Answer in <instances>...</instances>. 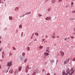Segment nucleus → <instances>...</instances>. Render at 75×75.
<instances>
[{
    "mask_svg": "<svg viewBox=\"0 0 75 75\" xmlns=\"http://www.w3.org/2000/svg\"><path fill=\"white\" fill-rule=\"evenodd\" d=\"M25 71L27 73L28 72V70H25Z\"/></svg>",
    "mask_w": 75,
    "mask_h": 75,
    "instance_id": "4c0bfd02",
    "label": "nucleus"
},
{
    "mask_svg": "<svg viewBox=\"0 0 75 75\" xmlns=\"http://www.w3.org/2000/svg\"><path fill=\"white\" fill-rule=\"evenodd\" d=\"M62 1V0H59L58 1H59V2H61V1Z\"/></svg>",
    "mask_w": 75,
    "mask_h": 75,
    "instance_id": "c9c22d12",
    "label": "nucleus"
},
{
    "mask_svg": "<svg viewBox=\"0 0 75 75\" xmlns=\"http://www.w3.org/2000/svg\"><path fill=\"white\" fill-rule=\"evenodd\" d=\"M45 37H46V38H48V35H46Z\"/></svg>",
    "mask_w": 75,
    "mask_h": 75,
    "instance_id": "79ce46f5",
    "label": "nucleus"
},
{
    "mask_svg": "<svg viewBox=\"0 0 75 75\" xmlns=\"http://www.w3.org/2000/svg\"><path fill=\"white\" fill-rule=\"evenodd\" d=\"M45 41L44 42V43H45Z\"/></svg>",
    "mask_w": 75,
    "mask_h": 75,
    "instance_id": "774afa93",
    "label": "nucleus"
},
{
    "mask_svg": "<svg viewBox=\"0 0 75 75\" xmlns=\"http://www.w3.org/2000/svg\"><path fill=\"white\" fill-rule=\"evenodd\" d=\"M5 55V54H3L2 56V57L3 58H4V56Z\"/></svg>",
    "mask_w": 75,
    "mask_h": 75,
    "instance_id": "f3484780",
    "label": "nucleus"
},
{
    "mask_svg": "<svg viewBox=\"0 0 75 75\" xmlns=\"http://www.w3.org/2000/svg\"><path fill=\"white\" fill-rule=\"evenodd\" d=\"M34 33H33V34H32V36H33L34 35Z\"/></svg>",
    "mask_w": 75,
    "mask_h": 75,
    "instance_id": "de8ad7c7",
    "label": "nucleus"
},
{
    "mask_svg": "<svg viewBox=\"0 0 75 75\" xmlns=\"http://www.w3.org/2000/svg\"><path fill=\"white\" fill-rule=\"evenodd\" d=\"M44 55H46L47 56V55H49V53L47 52H45L44 54Z\"/></svg>",
    "mask_w": 75,
    "mask_h": 75,
    "instance_id": "1a4fd4ad",
    "label": "nucleus"
},
{
    "mask_svg": "<svg viewBox=\"0 0 75 75\" xmlns=\"http://www.w3.org/2000/svg\"><path fill=\"white\" fill-rule=\"evenodd\" d=\"M27 75H29V74H27Z\"/></svg>",
    "mask_w": 75,
    "mask_h": 75,
    "instance_id": "338daca9",
    "label": "nucleus"
},
{
    "mask_svg": "<svg viewBox=\"0 0 75 75\" xmlns=\"http://www.w3.org/2000/svg\"><path fill=\"white\" fill-rule=\"evenodd\" d=\"M52 35H55V33H53Z\"/></svg>",
    "mask_w": 75,
    "mask_h": 75,
    "instance_id": "ea45409f",
    "label": "nucleus"
},
{
    "mask_svg": "<svg viewBox=\"0 0 75 75\" xmlns=\"http://www.w3.org/2000/svg\"><path fill=\"white\" fill-rule=\"evenodd\" d=\"M69 70V68H67V74H69L70 75H71L73 74H74V71H75V70L74 69H71V70Z\"/></svg>",
    "mask_w": 75,
    "mask_h": 75,
    "instance_id": "f257e3e1",
    "label": "nucleus"
},
{
    "mask_svg": "<svg viewBox=\"0 0 75 75\" xmlns=\"http://www.w3.org/2000/svg\"><path fill=\"white\" fill-rule=\"evenodd\" d=\"M9 18L10 20H12V19H13V18L11 16L9 17Z\"/></svg>",
    "mask_w": 75,
    "mask_h": 75,
    "instance_id": "a211bd4d",
    "label": "nucleus"
},
{
    "mask_svg": "<svg viewBox=\"0 0 75 75\" xmlns=\"http://www.w3.org/2000/svg\"><path fill=\"white\" fill-rule=\"evenodd\" d=\"M11 65H12V62L11 61L7 63V66L8 67H11Z\"/></svg>",
    "mask_w": 75,
    "mask_h": 75,
    "instance_id": "f03ea898",
    "label": "nucleus"
},
{
    "mask_svg": "<svg viewBox=\"0 0 75 75\" xmlns=\"http://www.w3.org/2000/svg\"><path fill=\"white\" fill-rule=\"evenodd\" d=\"M17 73V70H16L15 71V73H14V75H16V74Z\"/></svg>",
    "mask_w": 75,
    "mask_h": 75,
    "instance_id": "4468645a",
    "label": "nucleus"
},
{
    "mask_svg": "<svg viewBox=\"0 0 75 75\" xmlns=\"http://www.w3.org/2000/svg\"><path fill=\"white\" fill-rule=\"evenodd\" d=\"M35 72H34L33 74H32V75H35Z\"/></svg>",
    "mask_w": 75,
    "mask_h": 75,
    "instance_id": "f704fd0d",
    "label": "nucleus"
},
{
    "mask_svg": "<svg viewBox=\"0 0 75 75\" xmlns=\"http://www.w3.org/2000/svg\"><path fill=\"white\" fill-rule=\"evenodd\" d=\"M23 32L22 33L21 36H23Z\"/></svg>",
    "mask_w": 75,
    "mask_h": 75,
    "instance_id": "a18cd8bd",
    "label": "nucleus"
},
{
    "mask_svg": "<svg viewBox=\"0 0 75 75\" xmlns=\"http://www.w3.org/2000/svg\"><path fill=\"white\" fill-rule=\"evenodd\" d=\"M25 53L23 52L22 53V56H23V57H25Z\"/></svg>",
    "mask_w": 75,
    "mask_h": 75,
    "instance_id": "f8f14e48",
    "label": "nucleus"
},
{
    "mask_svg": "<svg viewBox=\"0 0 75 75\" xmlns=\"http://www.w3.org/2000/svg\"><path fill=\"white\" fill-rule=\"evenodd\" d=\"M19 28H22V25H19Z\"/></svg>",
    "mask_w": 75,
    "mask_h": 75,
    "instance_id": "4be33fe9",
    "label": "nucleus"
},
{
    "mask_svg": "<svg viewBox=\"0 0 75 75\" xmlns=\"http://www.w3.org/2000/svg\"><path fill=\"white\" fill-rule=\"evenodd\" d=\"M31 12H27L25 14V15H28V14H31Z\"/></svg>",
    "mask_w": 75,
    "mask_h": 75,
    "instance_id": "9d476101",
    "label": "nucleus"
},
{
    "mask_svg": "<svg viewBox=\"0 0 75 75\" xmlns=\"http://www.w3.org/2000/svg\"><path fill=\"white\" fill-rule=\"evenodd\" d=\"M63 75H68V74L66 73L65 72H63L62 73Z\"/></svg>",
    "mask_w": 75,
    "mask_h": 75,
    "instance_id": "9b49d317",
    "label": "nucleus"
},
{
    "mask_svg": "<svg viewBox=\"0 0 75 75\" xmlns=\"http://www.w3.org/2000/svg\"><path fill=\"white\" fill-rule=\"evenodd\" d=\"M69 39V37H67V38H65L64 39V40L65 41H68V40Z\"/></svg>",
    "mask_w": 75,
    "mask_h": 75,
    "instance_id": "6e6552de",
    "label": "nucleus"
},
{
    "mask_svg": "<svg viewBox=\"0 0 75 75\" xmlns=\"http://www.w3.org/2000/svg\"><path fill=\"white\" fill-rule=\"evenodd\" d=\"M47 10L48 11H50L51 10V8H48Z\"/></svg>",
    "mask_w": 75,
    "mask_h": 75,
    "instance_id": "c85d7f7f",
    "label": "nucleus"
},
{
    "mask_svg": "<svg viewBox=\"0 0 75 75\" xmlns=\"http://www.w3.org/2000/svg\"><path fill=\"white\" fill-rule=\"evenodd\" d=\"M52 38H55V36L52 35Z\"/></svg>",
    "mask_w": 75,
    "mask_h": 75,
    "instance_id": "b1692460",
    "label": "nucleus"
},
{
    "mask_svg": "<svg viewBox=\"0 0 75 75\" xmlns=\"http://www.w3.org/2000/svg\"><path fill=\"white\" fill-rule=\"evenodd\" d=\"M50 49V47H47V48H46V49L47 50H49V49Z\"/></svg>",
    "mask_w": 75,
    "mask_h": 75,
    "instance_id": "cd10ccee",
    "label": "nucleus"
},
{
    "mask_svg": "<svg viewBox=\"0 0 75 75\" xmlns=\"http://www.w3.org/2000/svg\"><path fill=\"white\" fill-rule=\"evenodd\" d=\"M28 68H29V66L27 67L26 68L25 70H28Z\"/></svg>",
    "mask_w": 75,
    "mask_h": 75,
    "instance_id": "412c9836",
    "label": "nucleus"
},
{
    "mask_svg": "<svg viewBox=\"0 0 75 75\" xmlns=\"http://www.w3.org/2000/svg\"><path fill=\"white\" fill-rule=\"evenodd\" d=\"M35 35H36L37 36H38V33H36L35 34Z\"/></svg>",
    "mask_w": 75,
    "mask_h": 75,
    "instance_id": "aec40b11",
    "label": "nucleus"
},
{
    "mask_svg": "<svg viewBox=\"0 0 75 75\" xmlns=\"http://www.w3.org/2000/svg\"><path fill=\"white\" fill-rule=\"evenodd\" d=\"M57 38H59V36H57Z\"/></svg>",
    "mask_w": 75,
    "mask_h": 75,
    "instance_id": "8fccbe9b",
    "label": "nucleus"
},
{
    "mask_svg": "<svg viewBox=\"0 0 75 75\" xmlns=\"http://www.w3.org/2000/svg\"><path fill=\"white\" fill-rule=\"evenodd\" d=\"M20 61H23L24 59V57L23 56H21L20 57Z\"/></svg>",
    "mask_w": 75,
    "mask_h": 75,
    "instance_id": "39448f33",
    "label": "nucleus"
},
{
    "mask_svg": "<svg viewBox=\"0 0 75 75\" xmlns=\"http://www.w3.org/2000/svg\"><path fill=\"white\" fill-rule=\"evenodd\" d=\"M74 30L75 31V28L74 29Z\"/></svg>",
    "mask_w": 75,
    "mask_h": 75,
    "instance_id": "680f3d73",
    "label": "nucleus"
},
{
    "mask_svg": "<svg viewBox=\"0 0 75 75\" xmlns=\"http://www.w3.org/2000/svg\"><path fill=\"white\" fill-rule=\"evenodd\" d=\"M52 4H54L55 3V0H52Z\"/></svg>",
    "mask_w": 75,
    "mask_h": 75,
    "instance_id": "ddd939ff",
    "label": "nucleus"
},
{
    "mask_svg": "<svg viewBox=\"0 0 75 75\" xmlns=\"http://www.w3.org/2000/svg\"><path fill=\"white\" fill-rule=\"evenodd\" d=\"M54 60H51V62L52 63L53 62H54Z\"/></svg>",
    "mask_w": 75,
    "mask_h": 75,
    "instance_id": "2f4dec72",
    "label": "nucleus"
},
{
    "mask_svg": "<svg viewBox=\"0 0 75 75\" xmlns=\"http://www.w3.org/2000/svg\"><path fill=\"white\" fill-rule=\"evenodd\" d=\"M21 68H22V67L21 66H20L18 68V71H20L21 70Z\"/></svg>",
    "mask_w": 75,
    "mask_h": 75,
    "instance_id": "0eeeda50",
    "label": "nucleus"
},
{
    "mask_svg": "<svg viewBox=\"0 0 75 75\" xmlns=\"http://www.w3.org/2000/svg\"><path fill=\"white\" fill-rule=\"evenodd\" d=\"M28 60V59H25L24 61V62H25H25H26Z\"/></svg>",
    "mask_w": 75,
    "mask_h": 75,
    "instance_id": "2eb2a0df",
    "label": "nucleus"
},
{
    "mask_svg": "<svg viewBox=\"0 0 75 75\" xmlns=\"http://www.w3.org/2000/svg\"><path fill=\"white\" fill-rule=\"evenodd\" d=\"M72 60L74 61H75V57L72 59Z\"/></svg>",
    "mask_w": 75,
    "mask_h": 75,
    "instance_id": "72a5a7b5",
    "label": "nucleus"
},
{
    "mask_svg": "<svg viewBox=\"0 0 75 75\" xmlns=\"http://www.w3.org/2000/svg\"><path fill=\"white\" fill-rule=\"evenodd\" d=\"M9 72L11 74H13V71L12 70H11V71H9Z\"/></svg>",
    "mask_w": 75,
    "mask_h": 75,
    "instance_id": "dca6fc26",
    "label": "nucleus"
},
{
    "mask_svg": "<svg viewBox=\"0 0 75 75\" xmlns=\"http://www.w3.org/2000/svg\"><path fill=\"white\" fill-rule=\"evenodd\" d=\"M2 54H4V52H2Z\"/></svg>",
    "mask_w": 75,
    "mask_h": 75,
    "instance_id": "13d9d810",
    "label": "nucleus"
},
{
    "mask_svg": "<svg viewBox=\"0 0 75 75\" xmlns=\"http://www.w3.org/2000/svg\"><path fill=\"white\" fill-rule=\"evenodd\" d=\"M51 18L50 16L47 17L46 18H45L46 20H51Z\"/></svg>",
    "mask_w": 75,
    "mask_h": 75,
    "instance_id": "20e7f679",
    "label": "nucleus"
},
{
    "mask_svg": "<svg viewBox=\"0 0 75 75\" xmlns=\"http://www.w3.org/2000/svg\"><path fill=\"white\" fill-rule=\"evenodd\" d=\"M47 75H49V74H47Z\"/></svg>",
    "mask_w": 75,
    "mask_h": 75,
    "instance_id": "0e129e2a",
    "label": "nucleus"
},
{
    "mask_svg": "<svg viewBox=\"0 0 75 75\" xmlns=\"http://www.w3.org/2000/svg\"><path fill=\"white\" fill-rule=\"evenodd\" d=\"M46 51H47V52H48V50H46Z\"/></svg>",
    "mask_w": 75,
    "mask_h": 75,
    "instance_id": "49530a36",
    "label": "nucleus"
},
{
    "mask_svg": "<svg viewBox=\"0 0 75 75\" xmlns=\"http://www.w3.org/2000/svg\"><path fill=\"white\" fill-rule=\"evenodd\" d=\"M71 38L72 39V38H74V37H71Z\"/></svg>",
    "mask_w": 75,
    "mask_h": 75,
    "instance_id": "37998d69",
    "label": "nucleus"
},
{
    "mask_svg": "<svg viewBox=\"0 0 75 75\" xmlns=\"http://www.w3.org/2000/svg\"><path fill=\"white\" fill-rule=\"evenodd\" d=\"M72 13H75V11H74L72 12Z\"/></svg>",
    "mask_w": 75,
    "mask_h": 75,
    "instance_id": "e433bc0d",
    "label": "nucleus"
},
{
    "mask_svg": "<svg viewBox=\"0 0 75 75\" xmlns=\"http://www.w3.org/2000/svg\"><path fill=\"white\" fill-rule=\"evenodd\" d=\"M8 71H7L6 73L8 72Z\"/></svg>",
    "mask_w": 75,
    "mask_h": 75,
    "instance_id": "69168bd1",
    "label": "nucleus"
},
{
    "mask_svg": "<svg viewBox=\"0 0 75 75\" xmlns=\"http://www.w3.org/2000/svg\"><path fill=\"white\" fill-rule=\"evenodd\" d=\"M13 50H15V49L14 48H13Z\"/></svg>",
    "mask_w": 75,
    "mask_h": 75,
    "instance_id": "4d7b16f0",
    "label": "nucleus"
},
{
    "mask_svg": "<svg viewBox=\"0 0 75 75\" xmlns=\"http://www.w3.org/2000/svg\"><path fill=\"white\" fill-rule=\"evenodd\" d=\"M0 3L1 4V0H0Z\"/></svg>",
    "mask_w": 75,
    "mask_h": 75,
    "instance_id": "e2e57ef3",
    "label": "nucleus"
},
{
    "mask_svg": "<svg viewBox=\"0 0 75 75\" xmlns=\"http://www.w3.org/2000/svg\"><path fill=\"white\" fill-rule=\"evenodd\" d=\"M66 7H68V6H66Z\"/></svg>",
    "mask_w": 75,
    "mask_h": 75,
    "instance_id": "6e6d98bb",
    "label": "nucleus"
},
{
    "mask_svg": "<svg viewBox=\"0 0 75 75\" xmlns=\"http://www.w3.org/2000/svg\"><path fill=\"white\" fill-rule=\"evenodd\" d=\"M27 50H28V51H30V47H28Z\"/></svg>",
    "mask_w": 75,
    "mask_h": 75,
    "instance_id": "c756f323",
    "label": "nucleus"
},
{
    "mask_svg": "<svg viewBox=\"0 0 75 75\" xmlns=\"http://www.w3.org/2000/svg\"><path fill=\"white\" fill-rule=\"evenodd\" d=\"M71 6H73V4H74V2H71Z\"/></svg>",
    "mask_w": 75,
    "mask_h": 75,
    "instance_id": "7c9ffc66",
    "label": "nucleus"
},
{
    "mask_svg": "<svg viewBox=\"0 0 75 75\" xmlns=\"http://www.w3.org/2000/svg\"><path fill=\"white\" fill-rule=\"evenodd\" d=\"M2 50H3V47H1L0 48V52H1V51H2Z\"/></svg>",
    "mask_w": 75,
    "mask_h": 75,
    "instance_id": "5701e85b",
    "label": "nucleus"
},
{
    "mask_svg": "<svg viewBox=\"0 0 75 75\" xmlns=\"http://www.w3.org/2000/svg\"><path fill=\"white\" fill-rule=\"evenodd\" d=\"M61 55H62V57H63V56H64V52H61Z\"/></svg>",
    "mask_w": 75,
    "mask_h": 75,
    "instance_id": "423d86ee",
    "label": "nucleus"
},
{
    "mask_svg": "<svg viewBox=\"0 0 75 75\" xmlns=\"http://www.w3.org/2000/svg\"><path fill=\"white\" fill-rule=\"evenodd\" d=\"M54 75H56V73H54Z\"/></svg>",
    "mask_w": 75,
    "mask_h": 75,
    "instance_id": "603ef678",
    "label": "nucleus"
},
{
    "mask_svg": "<svg viewBox=\"0 0 75 75\" xmlns=\"http://www.w3.org/2000/svg\"><path fill=\"white\" fill-rule=\"evenodd\" d=\"M37 41V39H34V41Z\"/></svg>",
    "mask_w": 75,
    "mask_h": 75,
    "instance_id": "58836bf2",
    "label": "nucleus"
},
{
    "mask_svg": "<svg viewBox=\"0 0 75 75\" xmlns=\"http://www.w3.org/2000/svg\"><path fill=\"white\" fill-rule=\"evenodd\" d=\"M75 33H73V35H75Z\"/></svg>",
    "mask_w": 75,
    "mask_h": 75,
    "instance_id": "bf43d9fd",
    "label": "nucleus"
},
{
    "mask_svg": "<svg viewBox=\"0 0 75 75\" xmlns=\"http://www.w3.org/2000/svg\"><path fill=\"white\" fill-rule=\"evenodd\" d=\"M49 0H47L45 1V3H47V1H49Z\"/></svg>",
    "mask_w": 75,
    "mask_h": 75,
    "instance_id": "473e14b6",
    "label": "nucleus"
},
{
    "mask_svg": "<svg viewBox=\"0 0 75 75\" xmlns=\"http://www.w3.org/2000/svg\"><path fill=\"white\" fill-rule=\"evenodd\" d=\"M1 64H0V69H1Z\"/></svg>",
    "mask_w": 75,
    "mask_h": 75,
    "instance_id": "a19ab883",
    "label": "nucleus"
},
{
    "mask_svg": "<svg viewBox=\"0 0 75 75\" xmlns=\"http://www.w3.org/2000/svg\"><path fill=\"white\" fill-rule=\"evenodd\" d=\"M16 33H18V30H16Z\"/></svg>",
    "mask_w": 75,
    "mask_h": 75,
    "instance_id": "c03bdc74",
    "label": "nucleus"
},
{
    "mask_svg": "<svg viewBox=\"0 0 75 75\" xmlns=\"http://www.w3.org/2000/svg\"><path fill=\"white\" fill-rule=\"evenodd\" d=\"M25 15H25H25H23V16H22V17H23V16H25Z\"/></svg>",
    "mask_w": 75,
    "mask_h": 75,
    "instance_id": "09e8293b",
    "label": "nucleus"
},
{
    "mask_svg": "<svg viewBox=\"0 0 75 75\" xmlns=\"http://www.w3.org/2000/svg\"><path fill=\"white\" fill-rule=\"evenodd\" d=\"M18 10V8L16 7L15 8V10Z\"/></svg>",
    "mask_w": 75,
    "mask_h": 75,
    "instance_id": "6ab92c4d",
    "label": "nucleus"
},
{
    "mask_svg": "<svg viewBox=\"0 0 75 75\" xmlns=\"http://www.w3.org/2000/svg\"><path fill=\"white\" fill-rule=\"evenodd\" d=\"M1 41H0V44H1Z\"/></svg>",
    "mask_w": 75,
    "mask_h": 75,
    "instance_id": "052dcab7",
    "label": "nucleus"
},
{
    "mask_svg": "<svg viewBox=\"0 0 75 75\" xmlns=\"http://www.w3.org/2000/svg\"><path fill=\"white\" fill-rule=\"evenodd\" d=\"M13 54L11 52H10V54H9V55H13Z\"/></svg>",
    "mask_w": 75,
    "mask_h": 75,
    "instance_id": "393cba45",
    "label": "nucleus"
},
{
    "mask_svg": "<svg viewBox=\"0 0 75 75\" xmlns=\"http://www.w3.org/2000/svg\"><path fill=\"white\" fill-rule=\"evenodd\" d=\"M38 15H39V17H41L42 16V15L40 14H38Z\"/></svg>",
    "mask_w": 75,
    "mask_h": 75,
    "instance_id": "bb28decb",
    "label": "nucleus"
},
{
    "mask_svg": "<svg viewBox=\"0 0 75 75\" xmlns=\"http://www.w3.org/2000/svg\"><path fill=\"white\" fill-rule=\"evenodd\" d=\"M1 38V37L0 36V40Z\"/></svg>",
    "mask_w": 75,
    "mask_h": 75,
    "instance_id": "5fc2aeb1",
    "label": "nucleus"
},
{
    "mask_svg": "<svg viewBox=\"0 0 75 75\" xmlns=\"http://www.w3.org/2000/svg\"><path fill=\"white\" fill-rule=\"evenodd\" d=\"M39 48L40 49H42L43 48V46H40L39 47Z\"/></svg>",
    "mask_w": 75,
    "mask_h": 75,
    "instance_id": "a878e982",
    "label": "nucleus"
},
{
    "mask_svg": "<svg viewBox=\"0 0 75 75\" xmlns=\"http://www.w3.org/2000/svg\"><path fill=\"white\" fill-rule=\"evenodd\" d=\"M44 39H43L42 41V42H44Z\"/></svg>",
    "mask_w": 75,
    "mask_h": 75,
    "instance_id": "3c124183",
    "label": "nucleus"
},
{
    "mask_svg": "<svg viewBox=\"0 0 75 75\" xmlns=\"http://www.w3.org/2000/svg\"><path fill=\"white\" fill-rule=\"evenodd\" d=\"M42 71L43 72H44V70L42 69Z\"/></svg>",
    "mask_w": 75,
    "mask_h": 75,
    "instance_id": "864d4df0",
    "label": "nucleus"
},
{
    "mask_svg": "<svg viewBox=\"0 0 75 75\" xmlns=\"http://www.w3.org/2000/svg\"><path fill=\"white\" fill-rule=\"evenodd\" d=\"M69 58L68 59L65 60V61L64 62V64H67L69 62Z\"/></svg>",
    "mask_w": 75,
    "mask_h": 75,
    "instance_id": "7ed1b4c3",
    "label": "nucleus"
}]
</instances>
